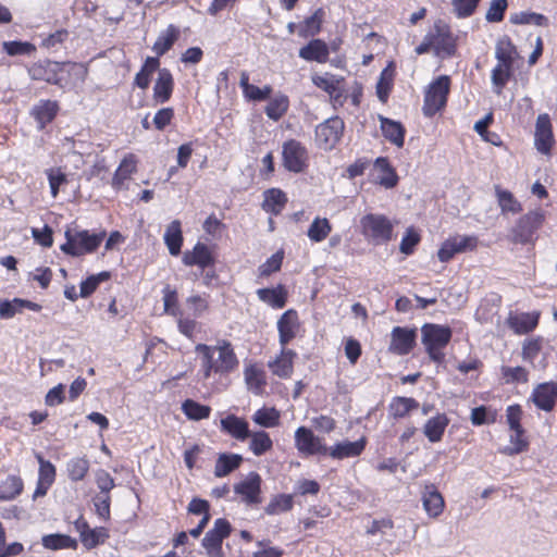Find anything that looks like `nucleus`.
I'll use <instances>...</instances> for the list:
<instances>
[{"label":"nucleus","instance_id":"obj_1","mask_svg":"<svg viewBox=\"0 0 557 557\" xmlns=\"http://www.w3.org/2000/svg\"><path fill=\"white\" fill-rule=\"evenodd\" d=\"M106 235V231L91 233L88 230L67 228L64 234L66 240L60 249L71 257L91 253L97 250Z\"/></svg>","mask_w":557,"mask_h":557},{"label":"nucleus","instance_id":"obj_2","mask_svg":"<svg viewBox=\"0 0 557 557\" xmlns=\"http://www.w3.org/2000/svg\"><path fill=\"white\" fill-rule=\"evenodd\" d=\"M453 331L448 325L425 323L421 327V342L430 359L438 364L445 361L443 349L449 344Z\"/></svg>","mask_w":557,"mask_h":557},{"label":"nucleus","instance_id":"obj_3","mask_svg":"<svg viewBox=\"0 0 557 557\" xmlns=\"http://www.w3.org/2000/svg\"><path fill=\"white\" fill-rule=\"evenodd\" d=\"M545 212L539 208L521 215L510 230V240L518 245H529L537 240V232L545 222Z\"/></svg>","mask_w":557,"mask_h":557},{"label":"nucleus","instance_id":"obj_4","mask_svg":"<svg viewBox=\"0 0 557 557\" xmlns=\"http://www.w3.org/2000/svg\"><path fill=\"white\" fill-rule=\"evenodd\" d=\"M394 225L384 214L367 213L360 219V232L364 239L374 246L392 240Z\"/></svg>","mask_w":557,"mask_h":557},{"label":"nucleus","instance_id":"obj_5","mask_svg":"<svg viewBox=\"0 0 557 557\" xmlns=\"http://www.w3.org/2000/svg\"><path fill=\"white\" fill-rule=\"evenodd\" d=\"M450 90V78L447 75H441L430 85L424 95L422 111L428 117L435 115L447 103Z\"/></svg>","mask_w":557,"mask_h":557},{"label":"nucleus","instance_id":"obj_6","mask_svg":"<svg viewBox=\"0 0 557 557\" xmlns=\"http://www.w3.org/2000/svg\"><path fill=\"white\" fill-rule=\"evenodd\" d=\"M345 128L344 121L335 115L326 119L315 127V140L324 150L333 149L339 143Z\"/></svg>","mask_w":557,"mask_h":557},{"label":"nucleus","instance_id":"obj_7","mask_svg":"<svg viewBox=\"0 0 557 557\" xmlns=\"http://www.w3.org/2000/svg\"><path fill=\"white\" fill-rule=\"evenodd\" d=\"M283 165L293 173H301L307 166V150L301 143L289 139L283 144Z\"/></svg>","mask_w":557,"mask_h":557},{"label":"nucleus","instance_id":"obj_8","mask_svg":"<svg viewBox=\"0 0 557 557\" xmlns=\"http://www.w3.org/2000/svg\"><path fill=\"white\" fill-rule=\"evenodd\" d=\"M295 446L299 453L308 456L326 455L329 447L322 443V440L314 435L311 429L299 426L295 432Z\"/></svg>","mask_w":557,"mask_h":557},{"label":"nucleus","instance_id":"obj_9","mask_svg":"<svg viewBox=\"0 0 557 557\" xmlns=\"http://www.w3.org/2000/svg\"><path fill=\"white\" fill-rule=\"evenodd\" d=\"M261 483L262 479L258 472H250L245 480L234 485V492L242 496L247 505H258L261 503Z\"/></svg>","mask_w":557,"mask_h":557},{"label":"nucleus","instance_id":"obj_10","mask_svg":"<svg viewBox=\"0 0 557 557\" xmlns=\"http://www.w3.org/2000/svg\"><path fill=\"white\" fill-rule=\"evenodd\" d=\"M417 330L395 326L391 333V344L388 350L398 355H408L416 345Z\"/></svg>","mask_w":557,"mask_h":557},{"label":"nucleus","instance_id":"obj_11","mask_svg":"<svg viewBox=\"0 0 557 557\" xmlns=\"http://www.w3.org/2000/svg\"><path fill=\"white\" fill-rule=\"evenodd\" d=\"M531 400L536 408L546 412L552 411L557 400V382L537 384L531 394Z\"/></svg>","mask_w":557,"mask_h":557},{"label":"nucleus","instance_id":"obj_12","mask_svg":"<svg viewBox=\"0 0 557 557\" xmlns=\"http://www.w3.org/2000/svg\"><path fill=\"white\" fill-rule=\"evenodd\" d=\"M76 531L79 533L82 544L86 549H92L104 543L109 534L104 528L90 529L88 522L83 518H78L74 522Z\"/></svg>","mask_w":557,"mask_h":557},{"label":"nucleus","instance_id":"obj_13","mask_svg":"<svg viewBox=\"0 0 557 557\" xmlns=\"http://www.w3.org/2000/svg\"><path fill=\"white\" fill-rule=\"evenodd\" d=\"M61 70L59 62L46 60L33 64L28 69V74L34 81H44L52 85H60L62 81L60 77Z\"/></svg>","mask_w":557,"mask_h":557},{"label":"nucleus","instance_id":"obj_14","mask_svg":"<svg viewBox=\"0 0 557 557\" xmlns=\"http://www.w3.org/2000/svg\"><path fill=\"white\" fill-rule=\"evenodd\" d=\"M535 147L541 153H549L554 144L550 117L547 113L540 114L535 123Z\"/></svg>","mask_w":557,"mask_h":557},{"label":"nucleus","instance_id":"obj_15","mask_svg":"<svg viewBox=\"0 0 557 557\" xmlns=\"http://www.w3.org/2000/svg\"><path fill=\"white\" fill-rule=\"evenodd\" d=\"M182 261L187 267L197 265L205 270L214 265L215 258L206 244L198 242L191 250L184 252Z\"/></svg>","mask_w":557,"mask_h":557},{"label":"nucleus","instance_id":"obj_16","mask_svg":"<svg viewBox=\"0 0 557 557\" xmlns=\"http://www.w3.org/2000/svg\"><path fill=\"white\" fill-rule=\"evenodd\" d=\"M299 327L298 313L294 309L286 310L277 320L278 342L285 347L295 338Z\"/></svg>","mask_w":557,"mask_h":557},{"label":"nucleus","instance_id":"obj_17","mask_svg":"<svg viewBox=\"0 0 557 557\" xmlns=\"http://www.w3.org/2000/svg\"><path fill=\"white\" fill-rule=\"evenodd\" d=\"M298 55L307 62L325 63L329 60L330 48L324 40L312 38L299 49Z\"/></svg>","mask_w":557,"mask_h":557},{"label":"nucleus","instance_id":"obj_18","mask_svg":"<svg viewBox=\"0 0 557 557\" xmlns=\"http://www.w3.org/2000/svg\"><path fill=\"white\" fill-rule=\"evenodd\" d=\"M539 319L540 313L536 311L520 313L510 312L507 318V324L516 334L522 335L532 332L537 326Z\"/></svg>","mask_w":557,"mask_h":557},{"label":"nucleus","instance_id":"obj_19","mask_svg":"<svg viewBox=\"0 0 557 557\" xmlns=\"http://www.w3.org/2000/svg\"><path fill=\"white\" fill-rule=\"evenodd\" d=\"M174 79L169 69H160L153 86V100L156 103L168 102L173 94Z\"/></svg>","mask_w":557,"mask_h":557},{"label":"nucleus","instance_id":"obj_20","mask_svg":"<svg viewBox=\"0 0 557 557\" xmlns=\"http://www.w3.org/2000/svg\"><path fill=\"white\" fill-rule=\"evenodd\" d=\"M311 79L313 85L329 94L333 101L341 102L343 97L341 84L344 83V77L325 73L324 75L314 74Z\"/></svg>","mask_w":557,"mask_h":557},{"label":"nucleus","instance_id":"obj_21","mask_svg":"<svg viewBox=\"0 0 557 557\" xmlns=\"http://www.w3.org/2000/svg\"><path fill=\"white\" fill-rule=\"evenodd\" d=\"M379 121L384 138L396 147L401 148L405 144V126L399 121L383 115H379Z\"/></svg>","mask_w":557,"mask_h":557},{"label":"nucleus","instance_id":"obj_22","mask_svg":"<svg viewBox=\"0 0 557 557\" xmlns=\"http://www.w3.org/2000/svg\"><path fill=\"white\" fill-rule=\"evenodd\" d=\"M367 445L366 437H361L358 441L350 442V441H343L336 443L333 447L329 448L327 454L333 459H345V458H351L357 457L361 455V453L364 450Z\"/></svg>","mask_w":557,"mask_h":557},{"label":"nucleus","instance_id":"obj_23","mask_svg":"<svg viewBox=\"0 0 557 557\" xmlns=\"http://www.w3.org/2000/svg\"><path fill=\"white\" fill-rule=\"evenodd\" d=\"M59 104L53 100H40L32 109V115L38 123V128L44 129L57 116Z\"/></svg>","mask_w":557,"mask_h":557},{"label":"nucleus","instance_id":"obj_24","mask_svg":"<svg viewBox=\"0 0 557 557\" xmlns=\"http://www.w3.org/2000/svg\"><path fill=\"white\" fill-rule=\"evenodd\" d=\"M258 298L274 309H282L287 302V290L284 285L278 284L276 287H263L257 289Z\"/></svg>","mask_w":557,"mask_h":557},{"label":"nucleus","instance_id":"obj_25","mask_svg":"<svg viewBox=\"0 0 557 557\" xmlns=\"http://www.w3.org/2000/svg\"><path fill=\"white\" fill-rule=\"evenodd\" d=\"M221 428L234 438L244 442L250 436L248 422L234 414H228L221 420Z\"/></svg>","mask_w":557,"mask_h":557},{"label":"nucleus","instance_id":"obj_26","mask_svg":"<svg viewBox=\"0 0 557 557\" xmlns=\"http://www.w3.org/2000/svg\"><path fill=\"white\" fill-rule=\"evenodd\" d=\"M448 424V417L445 413H437L425 422L423 434L431 443L441 442Z\"/></svg>","mask_w":557,"mask_h":557},{"label":"nucleus","instance_id":"obj_27","mask_svg":"<svg viewBox=\"0 0 557 557\" xmlns=\"http://www.w3.org/2000/svg\"><path fill=\"white\" fill-rule=\"evenodd\" d=\"M423 508L431 518L438 517L444 509V498L434 485H426L422 494Z\"/></svg>","mask_w":557,"mask_h":557},{"label":"nucleus","instance_id":"obj_28","mask_svg":"<svg viewBox=\"0 0 557 557\" xmlns=\"http://www.w3.org/2000/svg\"><path fill=\"white\" fill-rule=\"evenodd\" d=\"M495 196L497 199V203L500 208L502 214H517L522 211L521 202L515 197V195L510 190L504 189L499 185H496Z\"/></svg>","mask_w":557,"mask_h":557},{"label":"nucleus","instance_id":"obj_29","mask_svg":"<svg viewBox=\"0 0 557 557\" xmlns=\"http://www.w3.org/2000/svg\"><path fill=\"white\" fill-rule=\"evenodd\" d=\"M164 243L172 256H178L183 245L182 225L178 220L172 221L163 235Z\"/></svg>","mask_w":557,"mask_h":557},{"label":"nucleus","instance_id":"obj_30","mask_svg":"<svg viewBox=\"0 0 557 557\" xmlns=\"http://www.w3.org/2000/svg\"><path fill=\"white\" fill-rule=\"evenodd\" d=\"M324 17V10L322 8H318L312 15L306 17L304 23L299 25L298 36L301 38H313L321 32Z\"/></svg>","mask_w":557,"mask_h":557},{"label":"nucleus","instance_id":"obj_31","mask_svg":"<svg viewBox=\"0 0 557 557\" xmlns=\"http://www.w3.org/2000/svg\"><path fill=\"white\" fill-rule=\"evenodd\" d=\"M263 195V210L274 215L280 214L287 202L285 193L280 188H270L267 189Z\"/></svg>","mask_w":557,"mask_h":557},{"label":"nucleus","instance_id":"obj_32","mask_svg":"<svg viewBox=\"0 0 557 557\" xmlns=\"http://www.w3.org/2000/svg\"><path fill=\"white\" fill-rule=\"evenodd\" d=\"M242 462V455L228 453L220 454L215 462L214 475L216 478H224L234 470L238 469Z\"/></svg>","mask_w":557,"mask_h":557},{"label":"nucleus","instance_id":"obj_33","mask_svg":"<svg viewBox=\"0 0 557 557\" xmlns=\"http://www.w3.org/2000/svg\"><path fill=\"white\" fill-rule=\"evenodd\" d=\"M517 54V48L508 36L499 38L495 46V58L505 66H512Z\"/></svg>","mask_w":557,"mask_h":557},{"label":"nucleus","instance_id":"obj_34","mask_svg":"<svg viewBox=\"0 0 557 557\" xmlns=\"http://www.w3.org/2000/svg\"><path fill=\"white\" fill-rule=\"evenodd\" d=\"M160 61L157 57H147L144 61L139 72L135 75L134 85L140 89H147L149 87L151 75L159 72Z\"/></svg>","mask_w":557,"mask_h":557},{"label":"nucleus","instance_id":"obj_35","mask_svg":"<svg viewBox=\"0 0 557 557\" xmlns=\"http://www.w3.org/2000/svg\"><path fill=\"white\" fill-rule=\"evenodd\" d=\"M219 350L218 364L220 367V373H230L238 366V359L234 352L232 344L227 341H223L218 347Z\"/></svg>","mask_w":557,"mask_h":557},{"label":"nucleus","instance_id":"obj_36","mask_svg":"<svg viewBox=\"0 0 557 557\" xmlns=\"http://www.w3.org/2000/svg\"><path fill=\"white\" fill-rule=\"evenodd\" d=\"M180 36V30L173 24L169 25L165 32H162L153 44L152 50L158 57L165 54L175 44Z\"/></svg>","mask_w":557,"mask_h":557},{"label":"nucleus","instance_id":"obj_37","mask_svg":"<svg viewBox=\"0 0 557 557\" xmlns=\"http://www.w3.org/2000/svg\"><path fill=\"white\" fill-rule=\"evenodd\" d=\"M419 403L411 397L396 396L388 406L389 414L395 419L405 418L411 410L419 408Z\"/></svg>","mask_w":557,"mask_h":557},{"label":"nucleus","instance_id":"obj_38","mask_svg":"<svg viewBox=\"0 0 557 557\" xmlns=\"http://www.w3.org/2000/svg\"><path fill=\"white\" fill-rule=\"evenodd\" d=\"M195 350L196 352L201 354L202 372L205 380L209 379L212 372L220 373V367L218 364V361L214 360L213 356V352L215 350L214 347L208 346L206 344H197Z\"/></svg>","mask_w":557,"mask_h":557},{"label":"nucleus","instance_id":"obj_39","mask_svg":"<svg viewBox=\"0 0 557 557\" xmlns=\"http://www.w3.org/2000/svg\"><path fill=\"white\" fill-rule=\"evenodd\" d=\"M42 546L47 549L58 550L63 548L75 549L77 547V541L70 535L53 533L44 535L41 539Z\"/></svg>","mask_w":557,"mask_h":557},{"label":"nucleus","instance_id":"obj_40","mask_svg":"<svg viewBox=\"0 0 557 557\" xmlns=\"http://www.w3.org/2000/svg\"><path fill=\"white\" fill-rule=\"evenodd\" d=\"M509 21L515 25H535L541 27L548 26V18L545 15L530 11L512 13Z\"/></svg>","mask_w":557,"mask_h":557},{"label":"nucleus","instance_id":"obj_41","mask_svg":"<svg viewBox=\"0 0 557 557\" xmlns=\"http://www.w3.org/2000/svg\"><path fill=\"white\" fill-rule=\"evenodd\" d=\"M511 431L513 432V434L510 435L509 440L511 445L505 446L504 448L499 449V451L506 456H515L525 451L529 448V442L524 437V429L519 428Z\"/></svg>","mask_w":557,"mask_h":557},{"label":"nucleus","instance_id":"obj_42","mask_svg":"<svg viewBox=\"0 0 557 557\" xmlns=\"http://www.w3.org/2000/svg\"><path fill=\"white\" fill-rule=\"evenodd\" d=\"M23 491V481L20 476L8 475L0 482V500H11Z\"/></svg>","mask_w":557,"mask_h":557},{"label":"nucleus","instance_id":"obj_43","mask_svg":"<svg viewBox=\"0 0 557 557\" xmlns=\"http://www.w3.org/2000/svg\"><path fill=\"white\" fill-rule=\"evenodd\" d=\"M182 411L184 414L194 421H200L209 418L211 408L207 405H202L194 399H186L182 403Z\"/></svg>","mask_w":557,"mask_h":557},{"label":"nucleus","instance_id":"obj_44","mask_svg":"<svg viewBox=\"0 0 557 557\" xmlns=\"http://www.w3.org/2000/svg\"><path fill=\"white\" fill-rule=\"evenodd\" d=\"M394 78V66L391 62L380 74L376 83V96L383 103L387 101Z\"/></svg>","mask_w":557,"mask_h":557},{"label":"nucleus","instance_id":"obj_45","mask_svg":"<svg viewBox=\"0 0 557 557\" xmlns=\"http://www.w3.org/2000/svg\"><path fill=\"white\" fill-rule=\"evenodd\" d=\"M332 231V225L326 218L317 216L310 224L307 236L314 243L324 240Z\"/></svg>","mask_w":557,"mask_h":557},{"label":"nucleus","instance_id":"obj_46","mask_svg":"<svg viewBox=\"0 0 557 557\" xmlns=\"http://www.w3.org/2000/svg\"><path fill=\"white\" fill-rule=\"evenodd\" d=\"M90 463L86 457H75L67 461L66 471L71 481L77 482L84 480Z\"/></svg>","mask_w":557,"mask_h":557},{"label":"nucleus","instance_id":"obj_47","mask_svg":"<svg viewBox=\"0 0 557 557\" xmlns=\"http://www.w3.org/2000/svg\"><path fill=\"white\" fill-rule=\"evenodd\" d=\"M249 448L255 456H262L273 446L270 435L264 431L250 432Z\"/></svg>","mask_w":557,"mask_h":557},{"label":"nucleus","instance_id":"obj_48","mask_svg":"<svg viewBox=\"0 0 557 557\" xmlns=\"http://www.w3.org/2000/svg\"><path fill=\"white\" fill-rule=\"evenodd\" d=\"M288 106V97L280 95L269 101L264 112L270 120L278 121L287 112Z\"/></svg>","mask_w":557,"mask_h":557},{"label":"nucleus","instance_id":"obj_49","mask_svg":"<svg viewBox=\"0 0 557 557\" xmlns=\"http://www.w3.org/2000/svg\"><path fill=\"white\" fill-rule=\"evenodd\" d=\"M244 375L248 388L253 389L256 393H259L267 384L264 371L257 366L250 364L246 367Z\"/></svg>","mask_w":557,"mask_h":557},{"label":"nucleus","instance_id":"obj_50","mask_svg":"<svg viewBox=\"0 0 557 557\" xmlns=\"http://www.w3.org/2000/svg\"><path fill=\"white\" fill-rule=\"evenodd\" d=\"M252 420L262 428H273L280 422V412L275 408L263 407L253 413Z\"/></svg>","mask_w":557,"mask_h":557},{"label":"nucleus","instance_id":"obj_51","mask_svg":"<svg viewBox=\"0 0 557 557\" xmlns=\"http://www.w3.org/2000/svg\"><path fill=\"white\" fill-rule=\"evenodd\" d=\"M293 496L289 494L276 495L264 508L267 515L273 516L289 511L293 508Z\"/></svg>","mask_w":557,"mask_h":557},{"label":"nucleus","instance_id":"obj_52","mask_svg":"<svg viewBox=\"0 0 557 557\" xmlns=\"http://www.w3.org/2000/svg\"><path fill=\"white\" fill-rule=\"evenodd\" d=\"M136 171V162L133 156L128 158H124L119 168L116 169L113 178L112 185L115 188H120L124 181L128 180L131 174Z\"/></svg>","mask_w":557,"mask_h":557},{"label":"nucleus","instance_id":"obj_53","mask_svg":"<svg viewBox=\"0 0 557 557\" xmlns=\"http://www.w3.org/2000/svg\"><path fill=\"white\" fill-rule=\"evenodd\" d=\"M512 66H505L503 63H498L493 70L491 75L492 84L494 85L495 92L500 94L502 89L506 86L507 82L512 75Z\"/></svg>","mask_w":557,"mask_h":557},{"label":"nucleus","instance_id":"obj_54","mask_svg":"<svg viewBox=\"0 0 557 557\" xmlns=\"http://www.w3.org/2000/svg\"><path fill=\"white\" fill-rule=\"evenodd\" d=\"M223 541L221 537L207 532L201 540V546L206 549L208 557H225L222 547Z\"/></svg>","mask_w":557,"mask_h":557},{"label":"nucleus","instance_id":"obj_55","mask_svg":"<svg viewBox=\"0 0 557 557\" xmlns=\"http://www.w3.org/2000/svg\"><path fill=\"white\" fill-rule=\"evenodd\" d=\"M502 375L506 384L527 383L529 372L523 367H502Z\"/></svg>","mask_w":557,"mask_h":557},{"label":"nucleus","instance_id":"obj_56","mask_svg":"<svg viewBox=\"0 0 557 557\" xmlns=\"http://www.w3.org/2000/svg\"><path fill=\"white\" fill-rule=\"evenodd\" d=\"M3 50L9 55H29L36 47L28 41L12 40L3 42Z\"/></svg>","mask_w":557,"mask_h":557},{"label":"nucleus","instance_id":"obj_57","mask_svg":"<svg viewBox=\"0 0 557 557\" xmlns=\"http://www.w3.org/2000/svg\"><path fill=\"white\" fill-rule=\"evenodd\" d=\"M508 8L507 0H492L485 14V20L488 23H499L504 20L506 10Z\"/></svg>","mask_w":557,"mask_h":557},{"label":"nucleus","instance_id":"obj_58","mask_svg":"<svg viewBox=\"0 0 557 557\" xmlns=\"http://www.w3.org/2000/svg\"><path fill=\"white\" fill-rule=\"evenodd\" d=\"M455 52L456 44L450 34H442L440 32V37L435 40V54L451 57Z\"/></svg>","mask_w":557,"mask_h":557},{"label":"nucleus","instance_id":"obj_59","mask_svg":"<svg viewBox=\"0 0 557 557\" xmlns=\"http://www.w3.org/2000/svg\"><path fill=\"white\" fill-rule=\"evenodd\" d=\"M36 459L39 463L38 480L46 484H52L55 480V467L40 454L36 455Z\"/></svg>","mask_w":557,"mask_h":557},{"label":"nucleus","instance_id":"obj_60","mask_svg":"<svg viewBox=\"0 0 557 557\" xmlns=\"http://www.w3.org/2000/svg\"><path fill=\"white\" fill-rule=\"evenodd\" d=\"M480 1L481 0H453L454 13L458 18L469 17L475 12Z\"/></svg>","mask_w":557,"mask_h":557},{"label":"nucleus","instance_id":"obj_61","mask_svg":"<svg viewBox=\"0 0 557 557\" xmlns=\"http://www.w3.org/2000/svg\"><path fill=\"white\" fill-rule=\"evenodd\" d=\"M284 258L282 250L273 253L263 264L259 267L260 276H269L281 269Z\"/></svg>","mask_w":557,"mask_h":557},{"label":"nucleus","instance_id":"obj_62","mask_svg":"<svg viewBox=\"0 0 557 557\" xmlns=\"http://www.w3.org/2000/svg\"><path fill=\"white\" fill-rule=\"evenodd\" d=\"M18 301H22V298L0 300V318L8 320L17 313H22L23 308L22 305H17Z\"/></svg>","mask_w":557,"mask_h":557},{"label":"nucleus","instance_id":"obj_63","mask_svg":"<svg viewBox=\"0 0 557 557\" xmlns=\"http://www.w3.org/2000/svg\"><path fill=\"white\" fill-rule=\"evenodd\" d=\"M420 242V236L412 228H408L400 242V252L404 255H411L414 251L416 246Z\"/></svg>","mask_w":557,"mask_h":557},{"label":"nucleus","instance_id":"obj_64","mask_svg":"<svg viewBox=\"0 0 557 557\" xmlns=\"http://www.w3.org/2000/svg\"><path fill=\"white\" fill-rule=\"evenodd\" d=\"M258 549L252 557H283L284 550L280 547L270 546L269 541H258Z\"/></svg>","mask_w":557,"mask_h":557}]
</instances>
